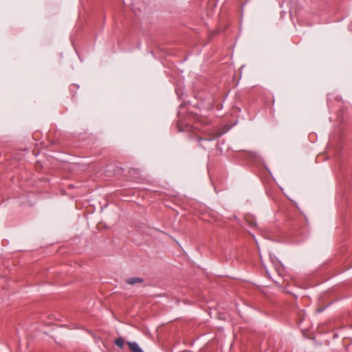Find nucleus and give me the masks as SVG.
I'll use <instances>...</instances> for the list:
<instances>
[{
	"mask_svg": "<svg viewBox=\"0 0 352 352\" xmlns=\"http://www.w3.org/2000/svg\"><path fill=\"white\" fill-rule=\"evenodd\" d=\"M115 344L121 349L124 348V340L123 338L120 337L115 340Z\"/></svg>",
	"mask_w": 352,
	"mask_h": 352,
	"instance_id": "nucleus-4",
	"label": "nucleus"
},
{
	"mask_svg": "<svg viewBox=\"0 0 352 352\" xmlns=\"http://www.w3.org/2000/svg\"><path fill=\"white\" fill-rule=\"evenodd\" d=\"M126 344L131 352H144L135 342H127Z\"/></svg>",
	"mask_w": 352,
	"mask_h": 352,
	"instance_id": "nucleus-2",
	"label": "nucleus"
},
{
	"mask_svg": "<svg viewBox=\"0 0 352 352\" xmlns=\"http://www.w3.org/2000/svg\"><path fill=\"white\" fill-rule=\"evenodd\" d=\"M219 135H220L219 134H217V135H213L211 138H201L199 137H197V139L199 142V146L201 147H203L204 148H206L207 147V146L204 144L203 143H209V142L213 141L217 138H218Z\"/></svg>",
	"mask_w": 352,
	"mask_h": 352,
	"instance_id": "nucleus-1",
	"label": "nucleus"
},
{
	"mask_svg": "<svg viewBox=\"0 0 352 352\" xmlns=\"http://www.w3.org/2000/svg\"><path fill=\"white\" fill-rule=\"evenodd\" d=\"M126 283H128L129 285H134L135 283H142L143 282V279L141 278H139V277H131V278H129L126 280Z\"/></svg>",
	"mask_w": 352,
	"mask_h": 352,
	"instance_id": "nucleus-3",
	"label": "nucleus"
}]
</instances>
